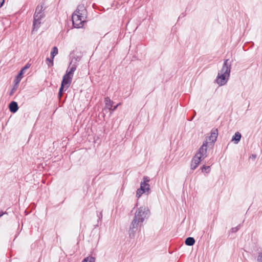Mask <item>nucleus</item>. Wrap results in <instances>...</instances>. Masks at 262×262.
Segmentation results:
<instances>
[{
    "label": "nucleus",
    "instance_id": "a211bd4d",
    "mask_svg": "<svg viewBox=\"0 0 262 262\" xmlns=\"http://www.w3.org/2000/svg\"><path fill=\"white\" fill-rule=\"evenodd\" d=\"M202 172H209L210 171V167L209 166H203L202 168Z\"/></svg>",
    "mask_w": 262,
    "mask_h": 262
},
{
    "label": "nucleus",
    "instance_id": "0eeeda50",
    "mask_svg": "<svg viewBox=\"0 0 262 262\" xmlns=\"http://www.w3.org/2000/svg\"><path fill=\"white\" fill-rule=\"evenodd\" d=\"M73 77V76H70V75H68L67 73L63 76L61 83H62V85H65L66 89L70 86Z\"/></svg>",
    "mask_w": 262,
    "mask_h": 262
},
{
    "label": "nucleus",
    "instance_id": "423d86ee",
    "mask_svg": "<svg viewBox=\"0 0 262 262\" xmlns=\"http://www.w3.org/2000/svg\"><path fill=\"white\" fill-rule=\"evenodd\" d=\"M217 129H213L211 132L210 136L208 137V139H207L205 141H207L208 143H211V144H213V143L216 140V138L217 137Z\"/></svg>",
    "mask_w": 262,
    "mask_h": 262
},
{
    "label": "nucleus",
    "instance_id": "dca6fc26",
    "mask_svg": "<svg viewBox=\"0 0 262 262\" xmlns=\"http://www.w3.org/2000/svg\"><path fill=\"white\" fill-rule=\"evenodd\" d=\"M145 193V192L144 191V189L140 187V188L138 189L136 191V196L139 198H140L141 195L143 193Z\"/></svg>",
    "mask_w": 262,
    "mask_h": 262
},
{
    "label": "nucleus",
    "instance_id": "a878e982",
    "mask_svg": "<svg viewBox=\"0 0 262 262\" xmlns=\"http://www.w3.org/2000/svg\"><path fill=\"white\" fill-rule=\"evenodd\" d=\"M4 3V0H0V8H1Z\"/></svg>",
    "mask_w": 262,
    "mask_h": 262
},
{
    "label": "nucleus",
    "instance_id": "ddd939ff",
    "mask_svg": "<svg viewBox=\"0 0 262 262\" xmlns=\"http://www.w3.org/2000/svg\"><path fill=\"white\" fill-rule=\"evenodd\" d=\"M140 187L143 189L145 192H148L150 190V185L148 183L141 182Z\"/></svg>",
    "mask_w": 262,
    "mask_h": 262
},
{
    "label": "nucleus",
    "instance_id": "4be33fe9",
    "mask_svg": "<svg viewBox=\"0 0 262 262\" xmlns=\"http://www.w3.org/2000/svg\"><path fill=\"white\" fill-rule=\"evenodd\" d=\"M150 181V179L148 177H143V182H141V183H148Z\"/></svg>",
    "mask_w": 262,
    "mask_h": 262
},
{
    "label": "nucleus",
    "instance_id": "39448f33",
    "mask_svg": "<svg viewBox=\"0 0 262 262\" xmlns=\"http://www.w3.org/2000/svg\"><path fill=\"white\" fill-rule=\"evenodd\" d=\"M44 10L45 8L42 5H39L37 6L34 14L33 31L35 30H37L39 28L42 20L45 17Z\"/></svg>",
    "mask_w": 262,
    "mask_h": 262
},
{
    "label": "nucleus",
    "instance_id": "6ab92c4d",
    "mask_svg": "<svg viewBox=\"0 0 262 262\" xmlns=\"http://www.w3.org/2000/svg\"><path fill=\"white\" fill-rule=\"evenodd\" d=\"M47 63L49 67H52L53 65V59L47 58L46 59Z\"/></svg>",
    "mask_w": 262,
    "mask_h": 262
},
{
    "label": "nucleus",
    "instance_id": "f257e3e1",
    "mask_svg": "<svg viewBox=\"0 0 262 262\" xmlns=\"http://www.w3.org/2000/svg\"><path fill=\"white\" fill-rule=\"evenodd\" d=\"M150 214V211L147 207L141 206L138 208L135 213V216L131 223L129 229V236H134V233L138 227L141 226L143 222L146 220Z\"/></svg>",
    "mask_w": 262,
    "mask_h": 262
},
{
    "label": "nucleus",
    "instance_id": "4468645a",
    "mask_svg": "<svg viewBox=\"0 0 262 262\" xmlns=\"http://www.w3.org/2000/svg\"><path fill=\"white\" fill-rule=\"evenodd\" d=\"M76 69V66L75 64H73L71 67L69 68V70L67 71V73L70 76H73L74 75V73Z\"/></svg>",
    "mask_w": 262,
    "mask_h": 262
},
{
    "label": "nucleus",
    "instance_id": "1a4fd4ad",
    "mask_svg": "<svg viewBox=\"0 0 262 262\" xmlns=\"http://www.w3.org/2000/svg\"><path fill=\"white\" fill-rule=\"evenodd\" d=\"M10 111L12 113H15L18 109L17 103L16 102L12 101L9 104Z\"/></svg>",
    "mask_w": 262,
    "mask_h": 262
},
{
    "label": "nucleus",
    "instance_id": "9d476101",
    "mask_svg": "<svg viewBox=\"0 0 262 262\" xmlns=\"http://www.w3.org/2000/svg\"><path fill=\"white\" fill-rule=\"evenodd\" d=\"M105 105L106 108L111 110L113 106V101L110 98L106 97L104 100Z\"/></svg>",
    "mask_w": 262,
    "mask_h": 262
},
{
    "label": "nucleus",
    "instance_id": "f3484780",
    "mask_svg": "<svg viewBox=\"0 0 262 262\" xmlns=\"http://www.w3.org/2000/svg\"><path fill=\"white\" fill-rule=\"evenodd\" d=\"M82 262H95V258L92 256L86 257L84 259Z\"/></svg>",
    "mask_w": 262,
    "mask_h": 262
},
{
    "label": "nucleus",
    "instance_id": "f03ea898",
    "mask_svg": "<svg viewBox=\"0 0 262 262\" xmlns=\"http://www.w3.org/2000/svg\"><path fill=\"white\" fill-rule=\"evenodd\" d=\"M87 17V11L84 5L78 6L76 10L73 13L72 19L74 27L80 28L83 26Z\"/></svg>",
    "mask_w": 262,
    "mask_h": 262
},
{
    "label": "nucleus",
    "instance_id": "bb28decb",
    "mask_svg": "<svg viewBox=\"0 0 262 262\" xmlns=\"http://www.w3.org/2000/svg\"><path fill=\"white\" fill-rule=\"evenodd\" d=\"M117 107H118V105H116L113 108H112V109L110 111H111V112H113L117 109Z\"/></svg>",
    "mask_w": 262,
    "mask_h": 262
},
{
    "label": "nucleus",
    "instance_id": "b1692460",
    "mask_svg": "<svg viewBox=\"0 0 262 262\" xmlns=\"http://www.w3.org/2000/svg\"><path fill=\"white\" fill-rule=\"evenodd\" d=\"M239 228H240V226L239 225L237 226V227H236L232 228L231 229V231L232 232H236V231H237L239 230Z\"/></svg>",
    "mask_w": 262,
    "mask_h": 262
},
{
    "label": "nucleus",
    "instance_id": "aec40b11",
    "mask_svg": "<svg viewBox=\"0 0 262 262\" xmlns=\"http://www.w3.org/2000/svg\"><path fill=\"white\" fill-rule=\"evenodd\" d=\"M17 87H18V85H15L14 86V87L12 89V90H11L10 92V96H12L13 95V94L16 92L17 89Z\"/></svg>",
    "mask_w": 262,
    "mask_h": 262
},
{
    "label": "nucleus",
    "instance_id": "2eb2a0df",
    "mask_svg": "<svg viewBox=\"0 0 262 262\" xmlns=\"http://www.w3.org/2000/svg\"><path fill=\"white\" fill-rule=\"evenodd\" d=\"M58 54V49L57 47H54L52 48L51 52V57L54 59V57Z\"/></svg>",
    "mask_w": 262,
    "mask_h": 262
},
{
    "label": "nucleus",
    "instance_id": "412c9836",
    "mask_svg": "<svg viewBox=\"0 0 262 262\" xmlns=\"http://www.w3.org/2000/svg\"><path fill=\"white\" fill-rule=\"evenodd\" d=\"M66 88L65 87V85H62V83H61V86L59 89L60 93H62L63 91H66Z\"/></svg>",
    "mask_w": 262,
    "mask_h": 262
},
{
    "label": "nucleus",
    "instance_id": "6e6552de",
    "mask_svg": "<svg viewBox=\"0 0 262 262\" xmlns=\"http://www.w3.org/2000/svg\"><path fill=\"white\" fill-rule=\"evenodd\" d=\"M241 137L242 136L241 133L238 132H237L232 137L231 141H233L234 144H237L240 141Z\"/></svg>",
    "mask_w": 262,
    "mask_h": 262
},
{
    "label": "nucleus",
    "instance_id": "c85d7f7f",
    "mask_svg": "<svg viewBox=\"0 0 262 262\" xmlns=\"http://www.w3.org/2000/svg\"><path fill=\"white\" fill-rule=\"evenodd\" d=\"M58 95H59V97L60 98L61 97L62 95V93H60V92H59V94H58Z\"/></svg>",
    "mask_w": 262,
    "mask_h": 262
},
{
    "label": "nucleus",
    "instance_id": "f8f14e48",
    "mask_svg": "<svg viewBox=\"0 0 262 262\" xmlns=\"http://www.w3.org/2000/svg\"><path fill=\"white\" fill-rule=\"evenodd\" d=\"M185 243L187 246H192L195 243V240L193 237H189L186 239Z\"/></svg>",
    "mask_w": 262,
    "mask_h": 262
},
{
    "label": "nucleus",
    "instance_id": "9b49d317",
    "mask_svg": "<svg viewBox=\"0 0 262 262\" xmlns=\"http://www.w3.org/2000/svg\"><path fill=\"white\" fill-rule=\"evenodd\" d=\"M24 74V73L23 72V71L20 70L19 73H18V74L14 80V82L15 84V85H18V84L19 83V82L23 78V75Z\"/></svg>",
    "mask_w": 262,
    "mask_h": 262
},
{
    "label": "nucleus",
    "instance_id": "393cba45",
    "mask_svg": "<svg viewBox=\"0 0 262 262\" xmlns=\"http://www.w3.org/2000/svg\"><path fill=\"white\" fill-rule=\"evenodd\" d=\"M257 260L258 262H262V254L258 256Z\"/></svg>",
    "mask_w": 262,
    "mask_h": 262
},
{
    "label": "nucleus",
    "instance_id": "20e7f679",
    "mask_svg": "<svg viewBox=\"0 0 262 262\" xmlns=\"http://www.w3.org/2000/svg\"><path fill=\"white\" fill-rule=\"evenodd\" d=\"M207 141H204L202 146L193 157L191 163V169H195L200 162L207 156Z\"/></svg>",
    "mask_w": 262,
    "mask_h": 262
},
{
    "label": "nucleus",
    "instance_id": "cd10ccee",
    "mask_svg": "<svg viewBox=\"0 0 262 262\" xmlns=\"http://www.w3.org/2000/svg\"><path fill=\"white\" fill-rule=\"evenodd\" d=\"M6 213H7L6 212H4L2 211H0V217L1 216H2L4 214H6Z\"/></svg>",
    "mask_w": 262,
    "mask_h": 262
},
{
    "label": "nucleus",
    "instance_id": "7ed1b4c3",
    "mask_svg": "<svg viewBox=\"0 0 262 262\" xmlns=\"http://www.w3.org/2000/svg\"><path fill=\"white\" fill-rule=\"evenodd\" d=\"M228 59H226L224 61L223 67L217 74L216 81L221 86L225 85L230 77L231 65L230 63L228 62Z\"/></svg>",
    "mask_w": 262,
    "mask_h": 262
},
{
    "label": "nucleus",
    "instance_id": "5701e85b",
    "mask_svg": "<svg viewBox=\"0 0 262 262\" xmlns=\"http://www.w3.org/2000/svg\"><path fill=\"white\" fill-rule=\"evenodd\" d=\"M30 67V64L28 63L21 70V71H23V72L24 73H25V72L26 71V70H27V69H28Z\"/></svg>",
    "mask_w": 262,
    "mask_h": 262
},
{
    "label": "nucleus",
    "instance_id": "c756f323",
    "mask_svg": "<svg viewBox=\"0 0 262 262\" xmlns=\"http://www.w3.org/2000/svg\"><path fill=\"white\" fill-rule=\"evenodd\" d=\"M120 105V103H118V104H117L116 105H118V106H119Z\"/></svg>",
    "mask_w": 262,
    "mask_h": 262
}]
</instances>
